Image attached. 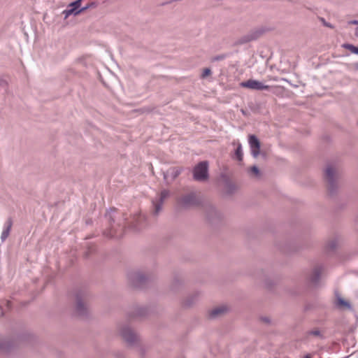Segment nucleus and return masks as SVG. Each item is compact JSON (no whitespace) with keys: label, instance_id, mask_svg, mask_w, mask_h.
<instances>
[{"label":"nucleus","instance_id":"nucleus-2","mask_svg":"<svg viewBox=\"0 0 358 358\" xmlns=\"http://www.w3.org/2000/svg\"><path fill=\"white\" fill-rule=\"evenodd\" d=\"M240 85L245 88H249L252 90H268L270 88V86L264 85L262 83L255 80H248L245 82H242Z\"/></svg>","mask_w":358,"mask_h":358},{"label":"nucleus","instance_id":"nucleus-24","mask_svg":"<svg viewBox=\"0 0 358 358\" xmlns=\"http://www.w3.org/2000/svg\"><path fill=\"white\" fill-rule=\"evenodd\" d=\"M355 34H356V36H358V29H356Z\"/></svg>","mask_w":358,"mask_h":358},{"label":"nucleus","instance_id":"nucleus-3","mask_svg":"<svg viewBox=\"0 0 358 358\" xmlns=\"http://www.w3.org/2000/svg\"><path fill=\"white\" fill-rule=\"evenodd\" d=\"M249 144L251 149V153L254 157H257L259 154L260 142L255 135L249 136Z\"/></svg>","mask_w":358,"mask_h":358},{"label":"nucleus","instance_id":"nucleus-12","mask_svg":"<svg viewBox=\"0 0 358 358\" xmlns=\"http://www.w3.org/2000/svg\"><path fill=\"white\" fill-rule=\"evenodd\" d=\"M235 155L238 161H242V159H243L242 147H241V143H238V147L236 150Z\"/></svg>","mask_w":358,"mask_h":358},{"label":"nucleus","instance_id":"nucleus-14","mask_svg":"<svg viewBox=\"0 0 358 358\" xmlns=\"http://www.w3.org/2000/svg\"><path fill=\"white\" fill-rule=\"evenodd\" d=\"M81 1L82 0H77L75 2L72 3L71 4V6H72L73 8L69 10V13H73L74 10L80 6Z\"/></svg>","mask_w":358,"mask_h":358},{"label":"nucleus","instance_id":"nucleus-6","mask_svg":"<svg viewBox=\"0 0 358 358\" xmlns=\"http://www.w3.org/2000/svg\"><path fill=\"white\" fill-rule=\"evenodd\" d=\"M336 173V171L335 168L331 166H329L326 169L325 177L329 182H331L333 181Z\"/></svg>","mask_w":358,"mask_h":358},{"label":"nucleus","instance_id":"nucleus-4","mask_svg":"<svg viewBox=\"0 0 358 358\" xmlns=\"http://www.w3.org/2000/svg\"><path fill=\"white\" fill-rule=\"evenodd\" d=\"M122 336L129 343H132L136 340V336L130 329H123Z\"/></svg>","mask_w":358,"mask_h":358},{"label":"nucleus","instance_id":"nucleus-11","mask_svg":"<svg viewBox=\"0 0 358 358\" xmlns=\"http://www.w3.org/2000/svg\"><path fill=\"white\" fill-rule=\"evenodd\" d=\"M181 173V169L175 167L168 171V173L171 174L173 178H176Z\"/></svg>","mask_w":358,"mask_h":358},{"label":"nucleus","instance_id":"nucleus-1","mask_svg":"<svg viewBox=\"0 0 358 358\" xmlns=\"http://www.w3.org/2000/svg\"><path fill=\"white\" fill-rule=\"evenodd\" d=\"M208 178V163L201 162L194 169V178L196 180H204Z\"/></svg>","mask_w":358,"mask_h":358},{"label":"nucleus","instance_id":"nucleus-22","mask_svg":"<svg viewBox=\"0 0 358 358\" xmlns=\"http://www.w3.org/2000/svg\"><path fill=\"white\" fill-rule=\"evenodd\" d=\"M86 9H87V7L83 8H82L81 10H80L79 11L76 12V13H75V14H76V15H77V14L80 13V12H82V11H83V10H86Z\"/></svg>","mask_w":358,"mask_h":358},{"label":"nucleus","instance_id":"nucleus-5","mask_svg":"<svg viewBox=\"0 0 358 358\" xmlns=\"http://www.w3.org/2000/svg\"><path fill=\"white\" fill-rule=\"evenodd\" d=\"M169 196V192L168 190H163L160 194L159 201L153 202L155 208V213H157L161 209V206L163 201Z\"/></svg>","mask_w":358,"mask_h":358},{"label":"nucleus","instance_id":"nucleus-9","mask_svg":"<svg viewBox=\"0 0 358 358\" xmlns=\"http://www.w3.org/2000/svg\"><path fill=\"white\" fill-rule=\"evenodd\" d=\"M11 226H12V222L11 221H8L7 222V226L6 227L3 229L2 234H1V239L2 241H4L7 238V237L8 236L9 234H10V229H11Z\"/></svg>","mask_w":358,"mask_h":358},{"label":"nucleus","instance_id":"nucleus-19","mask_svg":"<svg viewBox=\"0 0 358 358\" xmlns=\"http://www.w3.org/2000/svg\"><path fill=\"white\" fill-rule=\"evenodd\" d=\"M315 277H314V278L313 279V281H315V280H316V279H317V277L319 275V270H318V269H316V270L315 271Z\"/></svg>","mask_w":358,"mask_h":358},{"label":"nucleus","instance_id":"nucleus-16","mask_svg":"<svg viewBox=\"0 0 358 358\" xmlns=\"http://www.w3.org/2000/svg\"><path fill=\"white\" fill-rule=\"evenodd\" d=\"M250 171H251V173L252 174H254L256 176H257L259 175V173L258 168L257 166H255L251 167Z\"/></svg>","mask_w":358,"mask_h":358},{"label":"nucleus","instance_id":"nucleus-20","mask_svg":"<svg viewBox=\"0 0 358 358\" xmlns=\"http://www.w3.org/2000/svg\"><path fill=\"white\" fill-rule=\"evenodd\" d=\"M310 334L314 335V336H319L320 335V331L318 330H315V331H312L310 332Z\"/></svg>","mask_w":358,"mask_h":358},{"label":"nucleus","instance_id":"nucleus-21","mask_svg":"<svg viewBox=\"0 0 358 358\" xmlns=\"http://www.w3.org/2000/svg\"><path fill=\"white\" fill-rule=\"evenodd\" d=\"M349 24H358V21L357 20H353V21L350 22Z\"/></svg>","mask_w":358,"mask_h":358},{"label":"nucleus","instance_id":"nucleus-18","mask_svg":"<svg viewBox=\"0 0 358 358\" xmlns=\"http://www.w3.org/2000/svg\"><path fill=\"white\" fill-rule=\"evenodd\" d=\"M321 20L324 26L331 28V29L334 27L331 24L325 22V20L323 18H322Z\"/></svg>","mask_w":358,"mask_h":358},{"label":"nucleus","instance_id":"nucleus-7","mask_svg":"<svg viewBox=\"0 0 358 358\" xmlns=\"http://www.w3.org/2000/svg\"><path fill=\"white\" fill-rule=\"evenodd\" d=\"M181 202L184 206L194 205L196 203L195 196L193 194L187 195L182 199Z\"/></svg>","mask_w":358,"mask_h":358},{"label":"nucleus","instance_id":"nucleus-17","mask_svg":"<svg viewBox=\"0 0 358 358\" xmlns=\"http://www.w3.org/2000/svg\"><path fill=\"white\" fill-rule=\"evenodd\" d=\"M211 71L209 69H205L202 73V78H205L210 74Z\"/></svg>","mask_w":358,"mask_h":358},{"label":"nucleus","instance_id":"nucleus-10","mask_svg":"<svg viewBox=\"0 0 358 358\" xmlns=\"http://www.w3.org/2000/svg\"><path fill=\"white\" fill-rule=\"evenodd\" d=\"M342 47L350 50L353 54L358 55V47H356L350 43H343Z\"/></svg>","mask_w":358,"mask_h":358},{"label":"nucleus","instance_id":"nucleus-8","mask_svg":"<svg viewBox=\"0 0 358 358\" xmlns=\"http://www.w3.org/2000/svg\"><path fill=\"white\" fill-rule=\"evenodd\" d=\"M226 310H227V308L225 306L217 307L210 311V317H214L221 315L222 313H224Z\"/></svg>","mask_w":358,"mask_h":358},{"label":"nucleus","instance_id":"nucleus-23","mask_svg":"<svg viewBox=\"0 0 358 358\" xmlns=\"http://www.w3.org/2000/svg\"><path fill=\"white\" fill-rule=\"evenodd\" d=\"M303 358H312L310 354H308L303 357Z\"/></svg>","mask_w":358,"mask_h":358},{"label":"nucleus","instance_id":"nucleus-15","mask_svg":"<svg viewBox=\"0 0 358 358\" xmlns=\"http://www.w3.org/2000/svg\"><path fill=\"white\" fill-rule=\"evenodd\" d=\"M337 305L339 306H341V307H348V308L350 307L349 303H348L347 301H345L344 299H343L341 298L337 299Z\"/></svg>","mask_w":358,"mask_h":358},{"label":"nucleus","instance_id":"nucleus-13","mask_svg":"<svg viewBox=\"0 0 358 358\" xmlns=\"http://www.w3.org/2000/svg\"><path fill=\"white\" fill-rule=\"evenodd\" d=\"M76 310L78 315H83L84 313L85 307L84 303L81 301H78L77 306H76Z\"/></svg>","mask_w":358,"mask_h":358}]
</instances>
